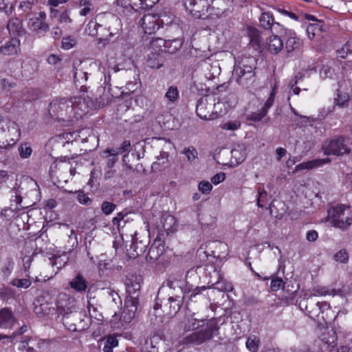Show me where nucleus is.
Instances as JSON below:
<instances>
[{"mask_svg":"<svg viewBox=\"0 0 352 352\" xmlns=\"http://www.w3.org/2000/svg\"><path fill=\"white\" fill-rule=\"evenodd\" d=\"M93 104V101L85 96L57 98L50 104L49 112L60 120L70 121L82 118Z\"/></svg>","mask_w":352,"mask_h":352,"instance_id":"1","label":"nucleus"},{"mask_svg":"<svg viewBox=\"0 0 352 352\" xmlns=\"http://www.w3.org/2000/svg\"><path fill=\"white\" fill-rule=\"evenodd\" d=\"M183 324L186 331H194L203 327L199 331L184 338L182 343L184 344L199 345L210 340L219 329L217 324L214 320L199 318L197 314L191 311H188L186 314Z\"/></svg>","mask_w":352,"mask_h":352,"instance_id":"2","label":"nucleus"},{"mask_svg":"<svg viewBox=\"0 0 352 352\" xmlns=\"http://www.w3.org/2000/svg\"><path fill=\"white\" fill-rule=\"evenodd\" d=\"M184 293L180 281H168L167 285H162L158 291L155 310L161 308L168 316H175L181 309Z\"/></svg>","mask_w":352,"mask_h":352,"instance_id":"3","label":"nucleus"},{"mask_svg":"<svg viewBox=\"0 0 352 352\" xmlns=\"http://www.w3.org/2000/svg\"><path fill=\"white\" fill-rule=\"evenodd\" d=\"M256 68V59L254 56L243 57L235 63L232 78L243 87H248L255 80L254 70Z\"/></svg>","mask_w":352,"mask_h":352,"instance_id":"4","label":"nucleus"},{"mask_svg":"<svg viewBox=\"0 0 352 352\" xmlns=\"http://www.w3.org/2000/svg\"><path fill=\"white\" fill-rule=\"evenodd\" d=\"M58 311L63 315V323L68 327V329L72 331H81L89 328L90 319L82 312L69 313L65 310L63 305L58 302L56 305Z\"/></svg>","mask_w":352,"mask_h":352,"instance_id":"5","label":"nucleus"},{"mask_svg":"<svg viewBox=\"0 0 352 352\" xmlns=\"http://www.w3.org/2000/svg\"><path fill=\"white\" fill-rule=\"evenodd\" d=\"M348 208L344 205H338L331 207L327 210V221L342 230H347L352 224V217L346 215L345 212Z\"/></svg>","mask_w":352,"mask_h":352,"instance_id":"6","label":"nucleus"},{"mask_svg":"<svg viewBox=\"0 0 352 352\" xmlns=\"http://www.w3.org/2000/svg\"><path fill=\"white\" fill-rule=\"evenodd\" d=\"M301 310H305L306 314L314 320L320 321V316L322 314V319L324 320L322 316L325 309H329L330 306L326 302H319L312 296L300 302L299 304Z\"/></svg>","mask_w":352,"mask_h":352,"instance_id":"7","label":"nucleus"},{"mask_svg":"<svg viewBox=\"0 0 352 352\" xmlns=\"http://www.w3.org/2000/svg\"><path fill=\"white\" fill-rule=\"evenodd\" d=\"M352 145V139L349 137L341 136L331 140L323 146V151L325 155H342L349 154Z\"/></svg>","mask_w":352,"mask_h":352,"instance_id":"8","label":"nucleus"},{"mask_svg":"<svg viewBox=\"0 0 352 352\" xmlns=\"http://www.w3.org/2000/svg\"><path fill=\"white\" fill-rule=\"evenodd\" d=\"M214 96H206L201 98L196 107L197 115L203 120H212L219 116L221 110L215 109L212 111V106H214V101L216 100Z\"/></svg>","mask_w":352,"mask_h":352,"instance_id":"9","label":"nucleus"},{"mask_svg":"<svg viewBox=\"0 0 352 352\" xmlns=\"http://www.w3.org/2000/svg\"><path fill=\"white\" fill-rule=\"evenodd\" d=\"M212 0H184L186 10L194 18H201L210 10Z\"/></svg>","mask_w":352,"mask_h":352,"instance_id":"10","label":"nucleus"},{"mask_svg":"<svg viewBox=\"0 0 352 352\" xmlns=\"http://www.w3.org/2000/svg\"><path fill=\"white\" fill-rule=\"evenodd\" d=\"M139 23L144 33L148 34H154L161 26L159 16L153 14L144 15Z\"/></svg>","mask_w":352,"mask_h":352,"instance_id":"11","label":"nucleus"},{"mask_svg":"<svg viewBox=\"0 0 352 352\" xmlns=\"http://www.w3.org/2000/svg\"><path fill=\"white\" fill-rule=\"evenodd\" d=\"M138 298L133 299L131 297H126L124 308L122 312L121 317L126 323H129L135 317L138 307Z\"/></svg>","mask_w":352,"mask_h":352,"instance_id":"12","label":"nucleus"},{"mask_svg":"<svg viewBox=\"0 0 352 352\" xmlns=\"http://www.w3.org/2000/svg\"><path fill=\"white\" fill-rule=\"evenodd\" d=\"M165 252V243L160 237H157L151 245L146 255V260L149 262H155L163 256Z\"/></svg>","mask_w":352,"mask_h":352,"instance_id":"13","label":"nucleus"},{"mask_svg":"<svg viewBox=\"0 0 352 352\" xmlns=\"http://www.w3.org/2000/svg\"><path fill=\"white\" fill-rule=\"evenodd\" d=\"M125 287L128 294L126 297H131L133 299L139 297L140 283V279L137 276L133 274L127 275L125 280Z\"/></svg>","mask_w":352,"mask_h":352,"instance_id":"14","label":"nucleus"},{"mask_svg":"<svg viewBox=\"0 0 352 352\" xmlns=\"http://www.w3.org/2000/svg\"><path fill=\"white\" fill-rule=\"evenodd\" d=\"M248 34L250 38L249 45L255 51H261L263 43L259 31L256 28L249 27L248 28Z\"/></svg>","mask_w":352,"mask_h":352,"instance_id":"15","label":"nucleus"},{"mask_svg":"<svg viewBox=\"0 0 352 352\" xmlns=\"http://www.w3.org/2000/svg\"><path fill=\"white\" fill-rule=\"evenodd\" d=\"M267 50L273 54H277L283 48V41L278 36L272 35L267 38Z\"/></svg>","mask_w":352,"mask_h":352,"instance_id":"16","label":"nucleus"},{"mask_svg":"<svg viewBox=\"0 0 352 352\" xmlns=\"http://www.w3.org/2000/svg\"><path fill=\"white\" fill-rule=\"evenodd\" d=\"M20 50V41L16 38H12L0 48V52L6 56L16 54Z\"/></svg>","mask_w":352,"mask_h":352,"instance_id":"17","label":"nucleus"},{"mask_svg":"<svg viewBox=\"0 0 352 352\" xmlns=\"http://www.w3.org/2000/svg\"><path fill=\"white\" fill-rule=\"evenodd\" d=\"M69 284L72 289L79 293L85 292L87 288V282L80 273L72 279Z\"/></svg>","mask_w":352,"mask_h":352,"instance_id":"18","label":"nucleus"},{"mask_svg":"<svg viewBox=\"0 0 352 352\" xmlns=\"http://www.w3.org/2000/svg\"><path fill=\"white\" fill-rule=\"evenodd\" d=\"M87 78L88 74L87 72L84 71V67L82 63H80L78 67H74V80L76 87L80 86L81 89L85 87V85H84L83 83L87 80Z\"/></svg>","mask_w":352,"mask_h":352,"instance_id":"19","label":"nucleus"},{"mask_svg":"<svg viewBox=\"0 0 352 352\" xmlns=\"http://www.w3.org/2000/svg\"><path fill=\"white\" fill-rule=\"evenodd\" d=\"M164 58L162 54L151 52L148 54L146 60L147 65L153 69H159L164 65Z\"/></svg>","mask_w":352,"mask_h":352,"instance_id":"20","label":"nucleus"},{"mask_svg":"<svg viewBox=\"0 0 352 352\" xmlns=\"http://www.w3.org/2000/svg\"><path fill=\"white\" fill-rule=\"evenodd\" d=\"M7 28L10 34L13 36H22L25 34L22 22L17 18L10 19L7 25Z\"/></svg>","mask_w":352,"mask_h":352,"instance_id":"21","label":"nucleus"},{"mask_svg":"<svg viewBox=\"0 0 352 352\" xmlns=\"http://www.w3.org/2000/svg\"><path fill=\"white\" fill-rule=\"evenodd\" d=\"M157 42L159 43L160 45L162 43L166 49V51L170 54L175 53L182 46V41L179 38L168 41H164L162 38H158L157 39Z\"/></svg>","mask_w":352,"mask_h":352,"instance_id":"22","label":"nucleus"},{"mask_svg":"<svg viewBox=\"0 0 352 352\" xmlns=\"http://www.w3.org/2000/svg\"><path fill=\"white\" fill-rule=\"evenodd\" d=\"M168 152L165 151H160V155L156 157L157 161L152 164V168L159 171L164 169L168 165Z\"/></svg>","mask_w":352,"mask_h":352,"instance_id":"23","label":"nucleus"},{"mask_svg":"<svg viewBox=\"0 0 352 352\" xmlns=\"http://www.w3.org/2000/svg\"><path fill=\"white\" fill-rule=\"evenodd\" d=\"M330 162L329 158L322 159V160H314L311 161H308L306 162H302L298 164L295 168V171H298L303 169H311L315 167H318L324 164L328 163Z\"/></svg>","mask_w":352,"mask_h":352,"instance_id":"24","label":"nucleus"},{"mask_svg":"<svg viewBox=\"0 0 352 352\" xmlns=\"http://www.w3.org/2000/svg\"><path fill=\"white\" fill-rule=\"evenodd\" d=\"M13 315L8 309L0 310V327L8 328L13 324Z\"/></svg>","mask_w":352,"mask_h":352,"instance_id":"25","label":"nucleus"},{"mask_svg":"<svg viewBox=\"0 0 352 352\" xmlns=\"http://www.w3.org/2000/svg\"><path fill=\"white\" fill-rule=\"evenodd\" d=\"M28 28L34 32H41L47 31L49 25L37 18L32 17L28 21Z\"/></svg>","mask_w":352,"mask_h":352,"instance_id":"26","label":"nucleus"},{"mask_svg":"<svg viewBox=\"0 0 352 352\" xmlns=\"http://www.w3.org/2000/svg\"><path fill=\"white\" fill-rule=\"evenodd\" d=\"M176 223L175 219L170 214H165L162 217L161 224L162 229L166 232H172Z\"/></svg>","mask_w":352,"mask_h":352,"instance_id":"27","label":"nucleus"},{"mask_svg":"<svg viewBox=\"0 0 352 352\" xmlns=\"http://www.w3.org/2000/svg\"><path fill=\"white\" fill-rule=\"evenodd\" d=\"M205 69L208 71V73L206 74V76L209 79L214 78L217 76L219 75L221 72L219 65L217 62L213 64H209L206 62Z\"/></svg>","mask_w":352,"mask_h":352,"instance_id":"28","label":"nucleus"},{"mask_svg":"<svg viewBox=\"0 0 352 352\" xmlns=\"http://www.w3.org/2000/svg\"><path fill=\"white\" fill-rule=\"evenodd\" d=\"M210 9L213 11L210 14L216 15L219 18L226 16L227 15V10L225 8V3L223 1L220 0L216 2L215 6H210Z\"/></svg>","mask_w":352,"mask_h":352,"instance_id":"29","label":"nucleus"},{"mask_svg":"<svg viewBox=\"0 0 352 352\" xmlns=\"http://www.w3.org/2000/svg\"><path fill=\"white\" fill-rule=\"evenodd\" d=\"M130 156L129 154H125L122 157L123 166L124 167V171L127 175L131 174L132 173L138 172L139 168L142 167V164H137L135 168H133L132 164L130 163Z\"/></svg>","mask_w":352,"mask_h":352,"instance_id":"30","label":"nucleus"},{"mask_svg":"<svg viewBox=\"0 0 352 352\" xmlns=\"http://www.w3.org/2000/svg\"><path fill=\"white\" fill-rule=\"evenodd\" d=\"M51 307L47 303H34V312L38 317H43L50 313Z\"/></svg>","mask_w":352,"mask_h":352,"instance_id":"31","label":"nucleus"},{"mask_svg":"<svg viewBox=\"0 0 352 352\" xmlns=\"http://www.w3.org/2000/svg\"><path fill=\"white\" fill-rule=\"evenodd\" d=\"M349 96L347 93L341 92L338 90L337 96L334 99L336 105L340 107H345L348 106Z\"/></svg>","mask_w":352,"mask_h":352,"instance_id":"32","label":"nucleus"},{"mask_svg":"<svg viewBox=\"0 0 352 352\" xmlns=\"http://www.w3.org/2000/svg\"><path fill=\"white\" fill-rule=\"evenodd\" d=\"M300 46L301 42L300 39L294 36H290L285 42V49L289 53L299 49Z\"/></svg>","mask_w":352,"mask_h":352,"instance_id":"33","label":"nucleus"},{"mask_svg":"<svg viewBox=\"0 0 352 352\" xmlns=\"http://www.w3.org/2000/svg\"><path fill=\"white\" fill-rule=\"evenodd\" d=\"M131 148V143L128 140H125L122 142L120 147L117 149H107L104 153H108L110 155H118L122 153L129 151Z\"/></svg>","mask_w":352,"mask_h":352,"instance_id":"34","label":"nucleus"},{"mask_svg":"<svg viewBox=\"0 0 352 352\" xmlns=\"http://www.w3.org/2000/svg\"><path fill=\"white\" fill-rule=\"evenodd\" d=\"M166 99L170 102H175L179 98V90L176 86H170L165 94Z\"/></svg>","mask_w":352,"mask_h":352,"instance_id":"35","label":"nucleus"},{"mask_svg":"<svg viewBox=\"0 0 352 352\" xmlns=\"http://www.w3.org/2000/svg\"><path fill=\"white\" fill-rule=\"evenodd\" d=\"M260 340L256 337H249L246 341L247 349L251 352H257L258 351Z\"/></svg>","mask_w":352,"mask_h":352,"instance_id":"36","label":"nucleus"},{"mask_svg":"<svg viewBox=\"0 0 352 352\" xmlns=\"http://www.w3.org/2000/svg\"><path fill=\"white\" fill-rule=\"evenodd\" d=\"M260 23L265 30H269L273 25V18L268 12H264L260 17Z\"/></svg>","mask_w":352,"mask_h":352,"instance_id":"37","label":"nucleus"},{"mask_svg":"<svg viewBox=\"0 0 352 352\" xmlns=\"http://www.w3.org/2000/svg\"><path fill=\"white\" fill-rule=\"evenodd\" d=\"M326 295H336V291L334 289L329 290L324 287H318L313 289V294L311 295L314 296H326Z\"/></svg>","mask_w":352,"mask_h":352,"instance_id":"38","label":"nucleus"},{"mask_svg":"<svg viewBox=\"0 0 352 352\" xmlns=\"http://www.w3.org/2000/svg\"><path fill=\"white\" fill-rule=\"evenodd\" d=\"M19 152L21 157L25 159L30 157L32 149L28 143H23L19 147Z\"/></svg>","mask_w":352,"mask_h":352,"instance_id":"39","label":"nucleus"},{"mask_svg":"<svg viewBox=\"0 0 352 352\" xmlns=\"http://www.w3.org/2000/svg\"><path fill=\"white\" fill-rule=\"evenodd\" d=\"M214 247L217 250H219L217 252V257H224L228 254V245L226 243L221 241H215L214 243Z\"/></svg>","mask_w":352,"mask_h":352,"instance_id":"40","label":"nucleus"},{"mask_svg":"<svg viewBox=\"0 0 352 352\" xmlns=\"http://www.w3.org/2000/svg\"><path fill=\"white\" fill-rule=\"evenodd\" d=\"M11 284L19 288L27 289L31 285V281L27 278H14L12 280Z\"/></svg>","mask_w":352,"mask_h":352,"instance_id":"41","label":"nucleus"},{"mask_svg":"<svg viewBox=\"0 0 352 352\" xmlns=\"http://www.w3.org/2000/svg\"><path fill=\"white\" fill-rule=\"evenodd\" d=\"M182 153L186 156L188 161L190 163L197 157L198 155L197 150L193 147L185 148Z\"/></svg>","mask_w":352,"mask_h":352,"instance_id":"42","label":"nucleus"},{"mask_svg":"<svg viewBox=\"0 0 352 352\" xmlns=\"http://www.w3.org/2000/svg\"><path fill=\"white\" fill-rule=\"evenodd\" d=\"M241 122L238 120L229 121L221 124V128L228 131H235L240 128Z\"/></svg>","mask_w":352,"mask_h":352,"instance_id":"43","label":"nucleus"},{"mask_svg":"<svg viewBox=\"0 0 352 352\" xmlns=\"http://www.w3.org/2000/svg\"><path fill=\"white\" fill-rule=\"evenodd\" d=\"M307 33L309 39H314L317 34L320 32V28L318 24H309L307 27Z\"/></svg>","mask_w":352,"mask_h":352,"instance_id":"44","label":"nucleus"},{"mask_svg":"<svg viewBox=\"0 0 352 352\" xmlns=\"http://www.w3.org/2000/svg\"><path fill=\"white\" fill-rule=\"evenodd\" d=\"M116 208V204L108 201H103L101 205V210L106 215L111 214L115 210Z\"/></svg>","mask_w":352,"mask_h":352,"instance_id":"45","label":"nucleus"},{"mask_svg":"<svg viewBox=\"0 0 352 352\" xmlns=\"http://www.w3.org/2000/svg\"><path fill=\"white\" fill-rule=\"evenodd\" d=\"M267 114L265 110H263L262 108L256 112H252L248 116V119L249 120L258 122L261 120Z\"/></svg>","mask_w":352,"mask_h":352,"instance_id":"46","label":"nucleus"},{"mask_svg":"<svg viewBox=\"0 0 352 352\" xmlns=\"http://www.w3.org/2000/svg\"><path fill=\"white\" fill-rule=\"evenodd\" d=\"M333 257L336 261L342 263H346L349 260V254L346 250H340L334 254Z\"/></svg>","mask_w":352,"mask_h":352,"instance_id":"47","label":"nucleus"},{"mask_svg":"<svg viewBox=\"0 0 352 352\" xmlns=\"http://www.w3.org/2000/svg\"><path fill=\"white\" fill-rule=\"evenodd\" d=\"M87 310L90 316V318H94L98 321L102 320V314L98 311L97 309L94 305L89 303L87 305Z\"/></svg>","mask_w":352,"mask_h":352,"instance_id":"48","label":"nucleus"},{"mask_svg":"<svg viewBox=\"0 0 352 352\" xmlns=\"http://www.w3.org/2000/svg\"><path fill=\"white\" fill-rule=\"evenodd\" d=\"M214 289H217L222 292H228L232 289V285L230 283H222L220 280H217L216 283L212 285Z\"/></svg>","mask_w":352,"mask_h":352,"instance_id":"49","label":"nucleus"},{"mask_svg":"<svg viewBox=\"0 0 352 352\" xmlns=\"http://www.w3.org/2000/svg\"><path fill=\"white\" fill-rule=\"evenodd\" d=\"M76 44V40L73 36L64 38L62 41V47L65 50H69L74 47Z\"/></svg>","mask_w":352,"mask_h":352,"instance_id":"50","label":"nucleus"},{"mask_svg":"<svg viewBox=\"0 0 352 352\" xmlns=\"http://www.w3.org/2000/svg\"><path fill=\"white\" fill-rule=\"evenodd\" d=\"M284 286V282L282 278L273 277L271 281V289L272 291H278Z\"/></svg>","mask_w":352,"mask_h":352,"instance_id":"51","label":"nucleus"},{"mask_svg":"<svg viewBox=\"0 0 352 352\" xmlns=\"http://www.w3.org/2000/svg\"><path fill=\"white\" fill-rule=\"evenodd\" d=\"M141 247H138V241H133L132 243V245L131 246V249L135 252L134 255L135 256H140L144 252L146 245L144 244H142V241H140Z\"/></svg>","mask_w":352,"mask_h":352,"instance_id":"52","label":"nucleus"},{"mask_svg":"<svg viewBox=\"0 0 352 352\" xmlns=\"http://www.w3.org/2000/svg\"><path fill=\"white\" fill-rule=\"evenodd\" d=\"M333 74V69L328 65H324L320 72V76L322 78H332Z\"/></svg>","mask_w":352,"mask_h":352,"instance_id":"53","label":"nucleus"},{"mask_svg":"<svg viewBox=\"0 0 352 352\" xmlns=\"http://www.w3.org/2000/svg\"><path fill=\"white\" fill-rule=\"evenodd\" d=\"M199 190L204 194H208L212 188V184L208 181H201L198 186Z\"/></svg>","mask_w":352,"mask_h":352,"instance_id":"54","label":"nucleus"},{"mask_svg":"<svg viewBox=\"0 0 352 352\" xmlns=\"http://www.w3.org/2000/svg\"><path fill=\"white\" fill-rule=\"evenodd\" d=\"M275 94H276V90H275V88L274 87L270 94L269 98H267L265 103L264 104V106L262 107V109L263 110H265V111L267 113L269 109L272 106V104L274 103Z\"/></svg>","mask_w":352,"mask_h":352,"instance_id":"55","label":"nucleus"},{"mask_svg":"<svg viewBox=\"0 0 352 352\" xmlns=\"http://www.w3.org/2000/svg\"><path fill=\"white\" fill-rule=\"evenodd\" d=\"M16 87V84L12 82H10L6 78L0 79V88L3 91H10L12 88Z\"/></svg>","mask_w":352,"mask_h":352,"instance_id":"56","label":"nucleus"},{"mask_svg":"<svg viewBox=\"0 0 352 352\" xmlns=\"http://www.w3.org/2000/svg\"><path fill=\"white\" fill-rule=\"evenodd\" d=\"M25 94H27L26 99L28 100H36L41 96L40 91L36 89H28Z\"/></svg>","mask_w":352,"mask_h":352,"instance_id":"57","label":"nucleus"},{"mask_svg":"<svg viewBox=\"0 0 352 352\" xmlns=\"http://www.w3.org/2000/svg\"><path fill=\"white\" fill-rule=\"evenodd\" d=\"M258 196L257 198V205L260 208H263L265 205V200L267 198V193L264 189L261 190V188L258 189Z\"/></svg>","mask_w":352,"mask_h":352,"instance_id":"58","label":"nucleus"},{"mask_svg":"<svg viewBox=\"0 0 352 352\" xmlns=\"http://www.w3.org/2000/svg\"><path fill=\"white\" fill-rule=\"evenodd\" d=\"M226 179V174L224 173H219L214 175L212 179L211 182L215 185H217L224 181Z\"/></svg>","mask_w":352,"mask_h":352,"instance_id":"59","label":"nucleus"},{"mask_svg":"<svg viewBox=\"0 0 352 352\" xmlns=\"http://www.w3.org/2000/svg\"><path fill=\"white\" fill-rule=\"evenodd\" d=\"M78 201L84 205L89 206L91 203V199L84 193L78 195Z\"/></svg>","mask_w":352,"mask_h":352,"instance_id":"60","label":"nucleus"},{"mask_svg":"<svg viewBox=\"0 0 352 352\" xmlns=\"http://www.w3.org/2000/svg\"><path fill=\"white\" fill-rule=\"evenodd\" d=\"M9 179V175L6 170H0V188H3Z\"/></svg>","mask_w":352,"mask_h":352,"instance_id":"61","label":"nucleus"},{"mask_svg":"<svg viewBox=\"0 0 352 352\" xmlns=\"http://www.w3.org/2000/svg\"><path fill=\"white\" fill-rule=\"evenodd\" d=\"M58 20L60 23L67 24L72 22V19H70L67 12H63L61 14H60Z\"/></svg>","mask_w":352,"mask_h":352,"instance_id":"62","label":"nucleus"},{"mask_svg":"<svg viewBox=\"0 0 352 352\" xmlns=\"http://www.w3.org/2000/svg\"><path fill=\"white\" fill-rule=\"evenodd\" d=\"M0 10L10 14L12 12V6L5 3L4 0H0Z\"/></svg>","mask_w":352,"mask_h":352,"instance_id":"63","label":"nucleus"},{"mask_svg":"<svg viewBox=\"0 0 352 352\" xmlns=\"http://www.w3.org/2000/svg\"><path fill=\"white\" fill-rule=\"evenodd\" d=\"M318 232L316 230H309L307 232L306 239L307 241L314 242L318 239Z\"/></svg>","mask_w":352,"mask_h":352,"instance_id":"64","label":"nucleus"}]
</instances>
